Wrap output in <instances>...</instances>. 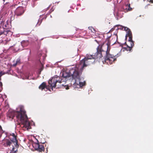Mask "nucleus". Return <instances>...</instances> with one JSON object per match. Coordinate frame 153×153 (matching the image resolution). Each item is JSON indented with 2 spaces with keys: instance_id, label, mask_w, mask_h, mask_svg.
Wrapping results in <instances>:
<instances>
[{
  "instance_id": "obj_1",
  "label": "nucleus",
  "mask_w": 153,
  "mask_h": 153,
  "mask_svg": "<svg viewBox=\"0 0 153 153\" xmlns=\"http://www.w3.org/2000/svg\"><path fill=\"white\" fill-rule=\"evenodd\" d=\"M109 39H108L107 40L108 42L105 45H104L103 43L101 49H100L99 47H97V52L93 56L95 57V59L96 58L100 59L102 57L103 54H105V62L108 64H111L116 60V59L114 55L110 54L109 53L111 49V43Z\"/></svg>"
},
{
  "instance_id": "obj_2",
  "label": "nucleus",
  "mask_w": 153,
  "mask_h": 153,
  "mask_svg": "<svg viewBox=\"0 0 153 153\" xmlns=\"http://www.w3.org/2000/svg\"><path fill=\"white\" fill-rule=\"evenodd\" d=\"M81 73L76 66L71 69L69 72H63L62 76L64 78L70 77L71 75L75 79V82L73 84V87L74 88H79L85 85V82H80V76Z\"/></svg>"
},
{
  "instance_id": "obj_3",
  "label": "nucleus",
  "mask_w": 153,
  "mask_h": 153,
  "mask_svg": "<svg viewBox=\"0 0 153 153\" xmlns=\"http://www.w3.org/2000/svg\"><path fill=\"white\" fill-rule=\"evenodd\" d=\"M95 57L93 55L87 54L85 57L76 65V67L81 74L84 68L91 65L95 62Z\"/></svg>"
},
{
  "instance_id": "obj_4",
  "label": "nucleus",
  "mask_w": 153,
  "mask_h": 153,
  "mask_svg": "<svg viewBox=\"0 0 153 153\" xmlns=\"http://www.w3.org/2000/svg\"><path fill=\"white\" fill-rule=\"evenodd\" d=\"M20 111H22V113L19 112L17 116V119L22 123L23 127H25L27 130L31 128L30 122L28 121L27 116L26 114V111L24 109L21 107Z\"/></svg>"
},
{
  "instance_id": "obj_5",
  "label": "nucleus",
  "mask_w": 153,
  "mask_h": 153,
  "mask_svg": "<svg viewBox=\"0 0 153 153\" xmlns=\"http://www.w3.org/2000/svg\"><path fill=\"white\" fill-rule=\"evenodd\" d=\"M118 29H121L125 30L126 31V38L129 37V38H132V36L131 31L130 30L128 27L123 26L120 25H116L114 27L111 28L109 32H112L114 30H115L117 32Z\"/></svg>"
},
{
  "instance_id": "obj_6",
  "label": "nucleus",
  "mask_w": 153,
  "mask_h": 153,
  "mask_svg": "<svg viewBox=\"0 0 153 153\" xmlns=\"http://www.w3.org/2000/svg\"><path fill=\"white\" fill-rule=\"evenodd\" d=\"M21 107L24 109L23 106H21L17 108L16 111H14L12 110H9L7 114V117L12 120L13 118L15 115H16V117L17 118V116L19 112L22 113V111H20Z\"/></svg>"
},
{
  "instance_id": "obj_7",
  "label": "nucleus",
  "mask_w": 153,
  "mask_h": 153,
  "mask_svg": "<svg viewBox=\"0 0 153 153\" xmlns=\"http://www.w3.org/2000/svg\"><path fill=\"white\" fill-rule=\"evenodd\" d=\"M58 82L59 83H62V79L59 77H53L51 79L49 80L48 82L51 87L54 88L56 87V84Z\"/></svg>"
},
{
  "instance_id": "obj_8",
  "label": "nucleus",
  "mask_w": 153,
  "mask_h": 153,
  "mask_svg": "<svg viewBox=\"0 0 153 153\" xmlns=\"http://www.w3.org/2000/svg\"><path fill=\"white\" fill-rule=\"evenodd\" d=\"M122 46L123 45L121 46L120 47L116 49V51H117V54L114 55L115 57L116 56L117 57L120 56V53L122 50L123 51L125 50L127 51H130L132 49V47H130L129 46H127V47L123 48Z\"/></svg>"
},
{
  "instance_id": "obj_9",
  "label": "nucleus",
  "mask_w": 153,
  "mask_h": 153,
  "mask_svg": "<svg viewBox=\"0 0 153 153\" xmlns=\"http://www.w3.org/2000/svg\"><path fill=\"white\" fill-rule=\"evenodd\" d=\"M10 28V25H8L7 23L4 24L3 26V28L4 29V31L3 32L0 31V35L4 34L7 36L8 33H10V34H11V32L9 30H7V29Z\"/></svg>"
},
{
  "instance_id": "obj_10",
  "label": "nucleus",
  "mask_w": 153,
  "mask_h": 153,
  "mask_svg": "<svg viewBox=\"0 0 153 153\" xmlns=\"http://www.w3.org/2000/svg\"><path fill=\"white\" fill-rule=\"evenodd\" d=\"M33 146L35 147V149L40 152H44L45 148L44 146L42 143L40 144L39 143H34Z\"/></svg>"
},
{
  "instance_id": "obj_11",
  "label": "nucleus",
  "mask_w": 153,
  "mask_h": 153,
  "mask_svg": "<svg viewBox=\"0 0 153 153\" xmlns=\"http://www.w3.org/2000/svg\"><path fill=\"white\" fill-rule=\"evenodd\" d=\"M89 32V33H91V35L93 36H94V38H102V35H101V36H97L96 35V30L95 29H94L93 27H88Z\"/></svg>"
},
{
  "instance_id": "obj_12",
  "label": "nucleus",
  "mask_w": 153,
  "mask_h": 153,
  "mask_svg": "<svg viewBox=\"0 0 153 153\" xmlns=\"http://www.w3.org/2000/svg\"><path fill=\"white\" fill-rule=\"evenodd\" d=\"M24 12V11L23 8L22 7H18L15 11V15L17 16H21Z\"/></svg>"
},
{
  "instance_id": "obj_13",
  "label": "nucleus",
  "mask_w": 153,
  "mask_h": 153,
  "mask_svg": "<svg viewBox=\"0 0 153 153\" xmlns=\"http://www.w3.org/2000/svg\"><path fill=\"white\" fill-rule=\"evenodd\" d=\"M118 43L120 45V46L123 45L124 44H126L127 46H129L132 47L134 46V42L132 40V39H128V40L127 42L124 43L119 42Z\"/></svg>"
},
{
  "instance_id": "obj_14",
  "label": "nucleus",
  "mask_w": 153,
  "mask_h": 153,
  "mask_svg": "<svg viewBox=\"0 0 153 153\" xmlns=\"http://www.w3.org/2000/svg\"><path fill=\"white\" fill-rule=\"evenodd\" d=\"M10 139L12 142L13 143H17L16 137L14 134L13 133L12 134L10 135Z\"/></svg>"
},
{
  "instance_id": "obj_15",
  "label": "nucleus",
  "mask_w": 153,
  "mask_h": 153,
  "mask_svg": "<svg viewBox=\"0 0 153 153\" xmlns=\"http://www.w3.org/2000/svg\"><path fill=\"white\" fill-rule=\"evenodd\" d=\"M123 9L124 10L125 12L128 11H130L131 10L132 8L130 7V4H126L123 7Z\"/></svg>"
},
{
  "instance_id": "obj_16",
  "label": "nucleus",
  "mask_w": 153,
  "mask_h": 153,
  "mask_svg": "<svg viewBox=\"0 0 153 153\" xmlns=\"http://www.w3.org/2000/svg\"><path fill=\"white\" fill-rule=\"evenodd\" d=\"M30 43V42L28 40H24L21 42L22 45L23 47H25L27 46Z\"/></svg>"
},
{
  "instance_id": "obj_17",
  "label": "nucleus",
  "mask_w": 153,
  "mask_h": 153,
  "mask_svg": "<svg viewBox=\"0 0 153 153\" xmlns=\"http://www.w3.org/2000/svg\"><path fill=\"white\" fill-rule=\"evenodd\" d=\"M39 89L42 90L43 89L46 88L47 89H48L47 88V86L46 85V83L44 82H42L39 86Z\"/></svg>"
},
{
  "instance_id": "obj_18",
  "label": "nucleus",
  "mask_w": 153,
  "mask_h": 153,
  "mask_svg": "<svg viewBox=\"0 0 153 153\" xmlns=\"http://www.w3.org/2000/svg\"><path fill=\"white\" fill-rule=\"evenodd\" d=\"M13 63V66L15 67L17 65H19L20 64V59H18L17 60H14Z\"/></svg>"
},
{
  "instance_id": "obj_19",
  "label": "nucleus",
  "mask_w": 153,
  "mask_h": 153,
  "mask_svg": "<svg viewBox=\"0 0 153 153\" xmlns=\"http://www.w3.org/2000/svg\"><path fill=\"white\" fill-rule=\"evenodd\" d=\"M5 141V143L4 144L5 146H10L12 143L9 140H7Z\"/></svg>"
},
{
  "instance_id": "obj_20",
  "label": "nucleus",
  "mask_w": 153,
  "mask_h": 153,
  "mask_svg": "<svg viewBox=\"0 0 153 153\" xmlns=\"http://www.w3.org/2000/svg\"><path fill=\"white\" fill-rule=\"evenodd\" d=\"M41 59H39V61L40 63V64H41V68H40V72L41 71H42L43 69V61H41V60H40Z\"/></svg>"
},
{
  "instance_id": "obj_21",
  "label": "nucleus",
  "mask_w": 153,
  "mask_h": 153,
  "mask_svg": "<svg viewBox=\"0 0 153 153\" xmlns=\"http://www.w3.org/2000/svg\"><path fill=\"white\" fill-rule=\"evenodd\" d=\"M113 37L115 38H117L118 37L117 35V32L115 31V33H113V34L112 35Z\"/></svg>"
},
{
  "instance_id": "obj_22",
  "label": "nucleus",
  "mask_w": 153,
  "mask_h": 153,
  "mask_svg": "<svg viewBox=\"0 0 153 153\" xmlns=\"http://www.w3.org/2000/svg\"><path fill=\"white\" fill-rule=\"evenodd\" d=\"M42 19H39L38 20V22L36 24V25L39 26L40 25V24H41V23H42Z\"/></svg>"
},
{
  "instance_id": "obj_23",
  "label": "nucleus",
  "mask_w": 153,
  "mask_h": 153,
  "mask_svg": "<svg viewBox=\"0 0 153 153\" xmlns=\"http://www.w3.org/2000/svg\"><path fill=\"white\" fill-rule=\"evenodd\" d=\"M12 150L13 152H14V153H15L17 151V149L16 148L13 147Z\"/></svg>"
},
{
  "instance_id": "obj_24",
  "label": "nucleus",
  "mask_w": 153,
  "mask_h": 153,
  "mask_svg": "<svg viewBox=\"0 0 153 153\" xmlns=\"http://www.w3.org/2000/svg\"><path fill=\"white\" fill-rule=\"evenodd\" d=\"M4 73H3L2 71H1L0 72V77H1V76L3 75L4 74Z\"/></svg>"
},
{
  "instance_id": "obj_25",
  "label": "nucleus",
  "mask_w": 153,
  "mask_h": 153,
  "mask_svg": "<svg viewBox=\"0 0 153 153\" xmlns=\"http://www.w3.org/2000/svg\"><path fill=\"white\" fill-rule=\"evenodd\" d=\"M2 83L1 82H0V87H2Z\"/></svg>"
},
{
  "instance_id": "obj_26",
  "label": "nucleus",
  "mask_w": 153,
  "mask_h": 153,
  "mask_svg": "<svg viewBox=\"0 0 153 153\" xmlns=\"http://www.w3.org/2000/svg\"><path fill=\"white\" fill-rule=\"evenodd\" d=\"M53 11V10L51 9L49 11V12L50 13H51Z\"/></svg>"
},
{
  "instance_id": "obj_27",
  "label": "nucleus",
  "mask_w": 153,
  "mask_h": 153,
  "mask_svg": "<svg viewBox=\"0 0 153 153\" xmlns=\"http://www.w3.org/2000/svg\"><path fill=\"white\" fill-rule=\"evenodd\" d=\"M42 57L43 59V60L44 61L45 60V57L44 56H42Z\"/></svg>"
},
{
  "instance_id": "obj_28",
  "label": "nucleus",
  "mask_w": 153,
  "mask_h": 153,
  "mask_svg": "<svg viewBox=\"0 0 153 153\" xmlns=\"http://www.w3.org/2000/svg\"><path fill=\"white\" fill-rule=\"evenodd\" d=\"M20 35H19V34H17L16 35V37H19V36H20Z\"/></svg>"
},
{
  "instance_id": "obj_29",
  "label": "nucleus",
  "mask_w": 153,
  "mask_h": 153,
  "mask_svg": "<svg viewBox=\"0 0 153 153\" xmlns=\"http://www.w3.org/2000/svg\"><path fill=\"white\" fill-rule=\"evenodd\" d=\"M111 35H112V34L111 35H110V36H108V37H107V38H109L111 37Z\"/></svg>"
},
{
  "instance_id": "obj_30",
  "label": "nucleus",
  "mask_w": 153,
  "mask_h": 153,
  "mask_svg": "<svg viewBox=\"0 0 153 153\" xmlns=\"http://www.w3.org/2000/svg\"><path fill=\"white\" fill-rule=\"evenodd\" d=\"M148 1H149L150 2H152V0H148Z\"/></svg>"
},
{
  "instance_id": "obj_31",
  "label": "nucleus",
  "mask_w": 153,
  "mask_h": 153,
  "mask_svg": "<svg viewBox=\"0 0 153 153\" xmlns=\"http://www.w3.org/2000/svg\"><path fill=\"white\" fill-rule=\"evenodd\" d=\"M66 89H69V87L68 86H67L66 88Z\"/></svg>"
},
{
  "instance_id": "obj_32",
  "label": "nucleus",
  "mask_w": 153,
  "mask_h": 153,
  "mask_svg": "<svg viewBox=\"0 0 153 153\" xmlns=\"http://www.w3.org/2000/svg\"><path fill=\"white\" fill-rule=\"evenodd\" d=\"M95 41H96L99 44V45H101V44H100L98 42L97 40H95Z\"/></svg>"
},
{
  "instance_id": "obj_33",
  "label": "nucleus",
  "mask_w": 153,
  "mask_h": 153,
  "mask_svg": "<svg viewBox=\"0 0 153 153\" xmlns=\"http://www.w3.org/2000/svg\"><path fill=\"white\" fill-rule=\"evenodd\" d=\"M5 1H7V0H3L4 2Z\"/></svg>"
},
{
  "instance_id": "obj_34",
  "label": "nucleus",
  "mask_w": 153,
  "mask_h": 153,
  "mask_svg": "<svg viewBox=\"0 0 153 153\" xmlns=\"http://www.w3.org/2000/svg\"><path fill=\"white\" fill-rule=\"evenodd\" d=\"M59 2H55V3H58Z\"/></svg>"
},
{
  "instance_id": "obj_35",
  "label": "nucleus",
  "mask_w": 153,
  "mask_h": 153,
  "mask_svg": "<svg viewBox=\"0 0 153 153\" xmlns=\"http://www.w3.org/2000/svg\"><path fill=\"white\" fill-rule=\"evenodd\" d=\"M1 77H0V80H1Z\"/></svg>"
},
{
  "instance_id": "obj_36",
  "label": "nucleus",
  "mask_w": 153,
  "mask_h": 153,
  "mask_svg": "<svg viewBox=\"0 0 153 153\" xmlns=\"http://www.w3.org/2000/svg\"><path fill=\"white\" fill-rule=\"evenodd\" d=\"M0 127L1 128V126H0Z\"/></svg>"
},
{
  "instance_id": "obj_37",
  "label": "nucleus",
  "mask_w": 153,
  "mask_h": 153,
  "mask_svg": "<svg viewBox=\"0 0 153 153\" xmlns=\"http://www.w3.org/2000/svg\"><path fill=\"white\" fill-rule=\"evenodd\" d=\"M46 151H47V152H46V153H47V151H48L47 149V150Z\"/></svg>"
},
{
  "instance_id": "obj_38",
  "label": "nucleus",
  "mask_w": 153,
  "mask_h": 153,
  "mask_svg": "<svg viewBox=\"0 0 153 153\" xmlns=\"http://www.w3.org/2000/svg\"><path fill=\"white\" fill-rule=\"evenodd\" d=\"M127 39H125V40H126Z\"/></svg>"
},
{
  "instance_id": "obj_39",
  "label": "nucleus",
  "mask_w": 153,
  "mask_h": 153,
  "mask_svg": "<svg viewBox=\"0 0 153 153\" xmlns=\"http://www.w3.org/2000/svg\"><path fill=\"white\" fill-rule=\"evenodd\" d=\"M5 41H6V42H7V40H5Z\"/></svg>"
},
{
  "instance_id": "obj_40",
  "label": "nucleus",
  "mask_w": 153,
  "mask_h": 153,
  "mask_svg": "<svg viewBox=\"0 0 153 153\" xmlns=\"http://www.w3.org/2000/svg\"><path fill=\"white\" fill-rule=\"evenodd\" d=\"M63 37V38H66V37Z\"/></svg>"
}]
</instances>
